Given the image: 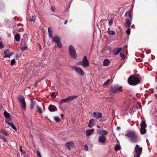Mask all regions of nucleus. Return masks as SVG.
<instances>
[{
  "label": "nucleus",
  "mask_w": 157,
  "mask_h": 157,
  "mask_svg": "<svg viewBox=\"0 0 157 157\" xmlns=\"http://www.w3.org/2000/svg\"><path fill=\"white\" fill-rule=\"evenodd\" d=\"M125 136L129 138L131 141L132 143H136L138 141V137L137 134L133 131H128Z\"/></svg>",
  "instance_id": "1"
},
{
  "label": "nucleus",
  "mask_w": 157,
  "mask_h": 157,
  "mask_svg": "<svg viewBox=\"0 0 157 157\" xmlns=\"http://www.w3.org/2000/svg\"><path fill=\"white\" fill-rule=\"evenodd\" d=\"M140 81L138 77L134 75H130L128 79V83L131 85H136L138 84Z\"/></svg>",
  "instance_id": "2"
},
{
  "label": "nucleus",
  "mask_w": 157,
  "mask_h": 157,
  "mask_svg": "<svg viewBox=\"0 0 157 157\" xmlns=\"http://www.w3.org/2000/svg\"><path fill=\"white\" fill-rule=\"evenodd\" d=\"M122 91H123V90L121 86L116 85L111 87V92L112 93L115 94Z\"/></svg>",
  "instance_id": "3"
},
{
  "label": "nucleus",
  "mask_w": 157,
  "mask_h": 157,
  "mask_svg": "<svg viewBox=\"0 0 157 157\" xmlns=\"http://www.w3.org/2000/svg\"><path fill=\"white\" fill-rule=\"evenodd\" d=\"M78 97L77 96H70L65 99H63L60 100L59 102L60 105H61L63 103H65L67 101H71L75 99Z\"/></svg>",
  "instance_id": "4"
},
{
  "label": "nucleus",
  "mask_w": 157,
  "mask_h": 157,
  "mask_svg": "<svg viewBox=\"0 0 157 157\" xmlns=\"http://www.w3.org/2000/svg\"><path fill=\"white\" fill-rule=\"evenodd\" d=\"M142 150V147H140V146L138 144L136 145L135 148V153L134 155V157H140Z\"/></svg>",
  "instance_id": "5"
},
{
  "label": "nucleus",
  "mask_w": 157,
  "mask_h": 157,
  "mask_svg": "<svg viewBox=\"0 0 157 157\" xmlns=\"http://www.w3.org/2000/svg\"><path fill=\"white\" fill-rule=\"evenodd\" d=\"M69 52L71 57L75 59L76 58V53L74 48L72 45L69 47Z\"/></svg>",
  "instance_id": "6"
},
{
  "label": "nucleus",
  "mask_w": 157,
  "mask_h": 157,
  "mask_svg": "<svg viewBox=\"0 0 157 157\" xmlns=\"http://www.w3.org/2000/svg\"><path fill=\"white\" fill-rule=\"evenodd\" d=\"M17 99L20 103L22 108L25 110L26 108V105L24 98L22 96H20L17 97Z\"/></svg>",
  "instance_id": "7"
},
{
  "label": "nucleus",
  "mask_w": 157,
  "mask_h": 157,
  "mask_svg": "<svg viewBox=\"0 0 157 157\" xmlns=\"http://www.w3.org/2000/svg\"><path fill=\"white\" fill-rule=\"evenodd\" d=\"M78 64H80L84 67H87L89 66V61L87 59V57L86 56H85L82 61L78 63Z\"/></svg>",
  "instance_id": "8"
},
{
  "label": "nucleus",
  "mask_w": 157,
  "mask_h": 157,
  "mask_svg": "<svg viewBox=\"0 0 157 157\" xmlns=\"http://www.w3.org/2000/svg\"><path fill=\"white\" fill-rule=\"evenodd\" d=\"M52 40L57 43V46L59 48H60L62 47V43L60 41V38L58 36H54L52 38Z\"/></svg>",
  "instance_id": "9"
},
{
  "label": "nucleus",
  "mask_w": 157,
  "mask_h": 157,
  "mask_svg": "<svg viewBox=\"0 0 157 157\" xmlns=\"http://www.w3.org/2000/svg\"><path fill=\"white\" fill-rule=\"evenodd\" d=\"M102 116V114L100 112H94L93 114V117L96 119H99L101 118Z\"/></svg>",
  "instance_id": "10"
},
{
  "label": "nucleus",
  "mask_w": 157,
  "mask_h": 157,
  "mask_svg": "<svg viewBox=\"0 0 157 157\" xmlns=\"http://www.w3.org/2000/svg\"><path fill=\"white\" fill-rule=\"evenodd\" d=\"M4 53L5 54L4 57H10L13 54V53L8 49L4 51Z\"/></svg>",
  "instance_id": "11"
},
{
  "label": "nucleus",
  "mask_w": 157,
  "mask_h": 157,
  "mask_svg": "<svg viewBox=\"0 0 157 157\" xmlns=\"http://www.w3.org/2000/svg\"><path fill=\"white\" fill-rule=\"evenodd\" d=\"M98 140L101 143H105L106 140V137L103 135H101L99 137Z\"/></svg>",
  "instance_id": "12"
},
{
  "label": "nucleus",
  "mask_w": 157,
  "mask_h": 157,
  "mask_svg": "<svg viewBox=\"0 0 157 157\" xmlns=\"http://www.w3.org/2000/svg\"><path fill=\"white\" fill-rule=\"evenodd\" d=\"M95 122V120L94 119H91L89 121L88 125V127L90 128L93 127L94 125Z\"/></svg>",
  "instance_id": "13"
},
{
  "label": "nucleus",
  "mask_w": 157,
  "mask_h": 157,
  "mask_svg": "<svg viewBox=\"0 0 157 157\" xmlns=\"http://www.w3.org/2000/svg\"><path fill=\"white\" fill-rule=\"evenodd\" d=\"M48 109L51 112L55 111L57 110V109L56 107L53 105H49Z\"/></svg>",
  "instance_id": "14"
},
{
  "label": "nucleus",
  "mask_w": 157,
  "mask_h": 157,
  "mask_svg": "<svg viewBox=\"0 0 157 157\" xmlns=\"http://www.w3.org/2000/svg\"><path fill=\"white\" fill-rule=\"evenodd\" d=\"M25 36H26V35L25 34L24 35L21 39V45L25 46V44L27 41V39H26Z\"/></svg>",
  "instance_id": "15"
},
{
  "label": "nucleus",
  "mask_w": 157,
  "mask_h": 157,
  "mask_svg": "<svg viewBox=\"0 0 157 157\" xmlns=\"http://www.w3.org/2000/svg\"><path fill=\"white\" fill-rule=\"evenodd\" d=\"M122 49V48H120L113 50V54L115 55L118 54L121 52Z\"/></svg>",
  "instance_id": "16"
},
{
  "label": "nucleus",
  "mask_w": 157,
  "mask_h": 157,
  "mask_svg": "<svg viewBox=\"0 0 157 157\" xmlns=\"http://www.w3.org/2000/svg\"><path fill=\"white\" fill-rule=\"evenodd\" d=\"M94 130L92 128L91 129H88L86 131V134L87 136H90L94 133Z\"/></svg>",
  "instance_id": "17"
},
{
  "label": "nucleus",
  "mask_w": 157,
  "mask_h": 157,
  "mask_svg": "<svg viewBox=\"0 0 157 157\" xmlns=\"http://www.w3.org/2000/svg\"><path fill=\"white\" fill-rule=\"evenodd\" d=\"M131 21L128 18H127L125 21V26L126 27L129 28L131 25Z\"/></svg>",
  "instance_id": "18"
},
{
  "label": "nucleus",
  "mask_w": 157,
  "mask_h": 157,
  "mask_svg": "<svg viewBox=\"0 0 157 157\" xmlns=\"http://www.w3.org/2000/svg\"><path fill=\"white\" fill-rule=\"evenodd\" d=\"M73 143L72 142H67L66 144V146L69 149H70L73 146Z\"/></svg>",
  "instance_id": "19"
},
{
  "label": "nucleus",
  "mask_w": 157,
  "mask_h": 157,
  "mask_svg": "<svg viewBox=\"0 0 157 157\" xmlns=\"http://www.w3.org/2000/svg\"><path fill=\"white\" fill-rule=\"evenodd\" d=\"M99 130H101V131L100 132H98V133H99L100 135H102L104 136V135L106 136L108 134L107 132L105 130L100 129Z\"/></svg>",
  "instance_id": "20"
},
{
  "label": "nucleus",
  "mask_w": 157,
  "mask_h": 157,
  "mask_svg": "<svg viewBox=\"0 0 157 157\" xmlns=\"http://www.w3.org/2000/svg\"><path fill=\"white\" fill-rule=\"evenodd\" d=\"M76 72L81 75H83L84 74V71L82 69H75Z\"/></svg>",
  "instance_id": "21"
},
{
  "label": "nucleus",
  "mask_w": 157,
  "mask_h": 157,
  "mask_svg": "<svg viewBox=\"0 0 157 157\" xmlns=\"http://www.w3.org/2000/svg\"><path fill=\"white\" fill-rule=\"evenodd\" d=\"M128 14V17L130 19V20L131 21H132V16L131 14V12L130 11L126 12L125 13V15H127Z\"/></svg>",
  "instance_id": "22"
},
{
  "label": "nucleus",
  "mask_w": 157,
  "mask_h": 157,
  "mask_svg": "<svg viewBox=\"0 0 157 157\" xmlns=\"http://www.w3.org/2000/svg\"><path fill=\"white\" fill-rule=\"evenodd\" d=\"M140 124V128H146L147 127V125L146 122L144 121H142Z\"/></svg>",
  "instance_id": "23"
},
{
  "label": "nucleus",
  "mask_w": 157,
  "mask_h": 157,
  "mask_svg": "<svg viewBox=\"0 0 157 157\" xmlns=\"http://www.w3.org/2000/svg\"><path fill=\"white\" fill-rule=\"evenodd\" d=\"M10 125L12 128H13L14 130L17 131V129L16 127L14 126V124L12 123H10V122H8L7 123H6Z\"/></svg>",
  "instance_id": "24"
},
{
  "label": "nucleus",
  "mask_w": 157,
  "mask_h": 157,
  "mask_svg": "<svg viewBox=\"0 0 157 157\" xmlns=\"http://www.w3.org/2000/svg\"><path fill=\"white\" fill-rule=\"evenodd\" d=\"M36 104V102L35 101H31L30 103V108L31 110L33 109L35 105Z\"/></svg>",
  "instance_id": "25"
},
{
  "label": "nucleus",
  "mask_w": 157,
  "mask_h": 157,
  "mask_svg": "<svg viewBox=\"0 0 157 157\" xmlns=\"http://www.w3.org/2000/svg\"><path fill=\"white\" fill-rule=\"evenodd\" d=\"M110 63V61L108 59H105L103 62V65L105 66H108Z\"/></svg>",
  "instance_id": "26"
},
{
  "label": "nucleus",
  "mask_w": 157,
  "mask_h": 157,
  "mask_svg": "<svg viewBox=\"0 0 157 157\" xmlns=\"http://www.w3.org/2000/svg\"><path fill=\"white\" fill-rule=\"evenodd\" d=\"M20 39V35L19 34L17 33L15 36V39L17 41H19Z\"/></svg>",
  "instance_id": "27"
},
{
  "label": "nucleus",
  "mask_w": 157,
  "mask_h": 157,
  "mask_svg": "<svg viewBox=\"0 0 157 157\" xmlns=\"http://www.w3.org/2000/svg\"><path fill=\"white\" fill-rule=\"evenodd\" d=\"M36 107L37 108V111L40 113H43V111L41 107L38 105H36Z\"/></svg>",
  "instance_id": "28"
},
{
  "label": "nucleus",
  "mask_w": 157,
  "mask_h": 157,
  "mask_svg": "<svg viewBox=\"0 0 157 157\" xmlns=\"http://www.w3.org/2000/svg\"><path fill=\"white\" fill-rule=\"evenodd\" d=\"M108 33L110 35H114L115 34V32L114 31H110L109 28L108 29Z\"/></svg>",
  "instance_id": "29"
},
{
  "label": "nucleus",
  "mask_w": 157,
  "mask_h": 157,
  "mask_svg": "<svg viewBox=\"0 0 157 157\" xmlns=\"http://www.w3.org/2000/svg\"><path fill=\"white\" fill-rule=\"evenodd\" d=\"M146 130L145 129V128H140V132L141 134H145L146 132Z\"/></svg>",
  "instance_id": "30"
},
{
  "label": "nucleus",
  "mask_w": 157,
  "mask_h": 157,
  "mask_svg": "<svg viewBox=\"0 0 157 157\" xmlns=\"http://www.w3.org/2000/svg\"><path fill=\"white\" fill-rule=\"evenodd\" d=\"M4 116L6 118H9L10 116V114L6 111L4 112Z\"/></svg>",
  "instance_id": "31"
},
{
  "label": "nucleus",
  "mask_w": 157,
  "mask_h": 157,
  "mask_svg": "<svg viewBox=\"0 0 157 157\" xmlns=\"http://www.w3.org/2000/svg\"><path fill=\"white\" fill-rule=\"evenodd\" d=\"M121 146L118 144H117L115 145L114 148V149L116 151H117L118 150L120 149Z\"/></svg>",
  "instance_id": "32"
},
{
  "label": "nucleus",
  "mask_w": 157,
  "mask_h": 157,
  "mask_svg": "<svg viewBox=\"0 0 157 157\" xmlns=\"http://www.w3.org/2000/svg\"><path fill=\"white\" fill-rule=\"evenodd\" d=\"M0 132L6 136H7L8 135V133L5 130L3 129L1 130L0 131Z\"/></svg>",
  "instance_id": "33"
},
{
  "label": "nucleus",
  "mask_w": 157,
  "mask_h": 157,
  "mask_svg": "<svg viewBox=\"0 0 157 157\" xmlns=\"http://www.w3.org/2000/svg\"><path fill=\"white\" fill-rule=\"evenodd\" d=\"M120 56L122 59L124 60L125 59V56L122 52H120Z\"/></svg>",
  "instance_id": "34"
},
{
  "label": "nucleus",
  "mask_w": 157,
  "mask_h": 157,
  "mask_svg": "<svg viewBox=\"0 0 157 157\" xmlns=\"http://www.w3.org/2000/svg\"><path fill=\"white\" fill-rule=\"evenodd\" d=\"M0 139L3 140L5 142H7V140L6 139V137L2 135H0Z\"/></svg>",
  "instance_id": "35"
},
{
  "label": "nucleus",
  "mask_w": 157,
  "mask_h": 157,
  "mask_svg": "<svg viewBox=\"0 0 157 157\" xmlns=\"http://www.w3.org/2000/svg\"><path fill=\"white\" fill-rule=\"evenodd\" d=\"M35 20V17H34V15L33 16L32 15V17L29 18V20L30 21H34Z\"/></svg>",
  "instance_id": "36"
},
{
  "label": "nucleus",
  "mask_w": 157,
  "mask_h": 157,
  "mask_svg": "<svg viewBox=\"0 0 157 157\" xmlns=\"http://www.w3.org/2000/svg\"><path fill=\"white\" fill-rule=\"evenodd\" d=\"M110 81V79L108 80L106 82H105L104 84H103V86H107L109 85V82Z\"/></svg>",
  "instance_id": "37"
},
{
  "label": "nucleus",
  "mask_w": 157,
  "mask_h": 157,
  "mask_svg": "<svg viewBox=\"0 0 157 157\" xmlns=\"http://www.w3.org/2000/svg\"><path fill=\"white\" fill-rule=\"evenodd\" d=\"M48 32L49 34V36L50 37H52V34L51 32V31L49 28H48Z\"/></svg>",
  "instance_id": "38"
},
{
  "label": "nucleus",
  "mask_w": 157,
  "mask_h": 157,
  "mask_svg": "<svg viewBox=\"0 0 157 157\" xmlns=\"http://www.w3.org/2000/svg\"><path fill=\"white\" fill-rule=\"evenodd\" d=\"M56 121L59 122L61 121L60 119L58 117H54Z\"/></svg>",
  "instance_id": "39"
},
{
  "label": "nucleus",
  "mask_w": 157,
  "mask_h": 157,
  "mask_svg": "<svg viewBox=\"0 0 157 157\" xmlns=\"http://www.w3.org/2000/svg\"><path fill=\"white\" fill-rule=\"evenodd\" d=\"M113 18H112L110 20H109V25L111 26V25H112L113 23Z\"/></svg>",
  "instance_id": "40"
},
{
  "label": "nucleus",
  "mask_w": 157,
  "mask_h": 157,
  "mask_svg": "<svg viewBox=\"0 0 157 157\" xmlns=\"http://www.w3.org/2000/svg\"><path fill=\"white\" fill-rule=\"evenodd\" d=\"M130 31H131L129 27L128 28V29H127V30L126 31L127 34L128 35H129L130 33Z\"/></svg>",
  "instance_id": "41"
},
{
  "label": "nucleus",
  "mask_w": 157,
  "mask_h": 157,
  "mask_svg": "<svg viewBox=\"0 0 157 157\" xmlns=\"http://www.w3.org/2000/svg\"><path fill=\"white\" fill-rule=\"evenodd\" d=\"M15 63V61L14 59H13L11 60V63H10V64L11 65H13L14 63Z\"/></svg>",
  "instance_id": "42"
},
{
  "label": "nucleus",
  "mask_w": 157,
  "mask_h": 157,
  "mask_svg": "<svg viewBox=\"0 0 157 157\" xmlns=\"http://www.w3.org/2000/svg\"><path fill=\"white\" fill-rule=\"evenodd\" d=\"M84 149L86 151H88L89 149V148L87 145H85L84 147Z\"/></svg>",
  "instance_id": "43"
},
{
  "label": "nucleus",
  "mask_w": 157,
  "mask_h": 157,
  "mask_svg": "<svg viewBox=\"0 0 157 157\" xmlns=\"http://www.w3.org/2000/svg\"><path fill=\"white\" fill-rule=\"evenodd\" d=\"M37 154L38 155L39 157H41L40 153L38 150V149L37 150Z\"/></svg>",
  "instance_id": "44"
},
{
  "label": "nucleus",
  "mask_w": 157,
  "mask_h": 157,
  "mask_svg": "<svg viewBox=\"0 0 157 157\" xmlns=\"http://www.w3.org/2000/svg\"><path fill=\"white\" fill-rule=\"evenodd\" d=\"M28 48L27 47L25 46L23 47H22L21 48V50H25L27 49Z\"/></svg>",
  "instance_id": "45"
},
{
  "label": "nucleus",
  "mask_w": 157,
  "mask_h": 157,
  "mask_svg": "<svg viewBox=\"0 0 157 157\" xmlns=\"http://www.w3.org/2000/svg\"><path fill=\"white\" fill-rule=\"evenodd\" d=\"M55 92H52V94L51 96L54 97V98H55L56 97V96L55 95Z\"/></svg>",
  "instance_id": "46"
},
{
  "label": "nucleus",
  "mask_w": 157,
  "mask_h": 157,
  "mask_svg": "<svg viewBox=\"0 0 157 157\" xmlns=\"http://www.w3.org/2000/svg\"><path fill=\"white\" fill-rule=\"evenodd\" d=\"M20 151L21 152L22 154H24L25 153V152L24 151H23L22 150V149L21 148V147H20Z\"/></svg>",
  "instance_id": "47"
},
{
  "label": "nucleus",
  "mask_w": 157,
  "mask_h": 157,
  "mask_svg": "<svg viewBox=\"0 0 157 157\" xmlns=\"http://www.w3.org/2000/svg\"><path fill=\"white\" fill-rule=\"evenodd\" d=\"M3 48V46L1 42L0 41V49L2 48Z\"/></svg>",
  "instance_id": "48"
},
{
  "label": "nucleus",
  "mask_w": 157,
  "mask_h": 157,
  "mask_svg": "<svg viewBox=\"0 0 157 157\" xmlns=\"http://www.w3.org/2000/svg\"><path fill=\"white\" fill-rule=\"evenodd\" d=\"M38 82L37 81H36L34 83V86L35 87H37V85L38 84Z\"/></svg>",
  "instance_id": "49"
},
{
  "label": "nucleus",
  "mask_w": 157,
  "mask_h": 157,
  "mask_svg": "<svg viewBox=\"0 0 157 157\" xmlns=\"http://www.w3.org/2000/svg\"><path fill=\"white\" fill-rule=\"evenodd\" d=\"M73 69H81V68H80L78 67H76V66H74V67H73Z\"/></svg>",
  "instance_id": "50"
},
{
  "label": "nucleus",
  "mask_w": 157,
  "mask_h": 157,
  "mask_svg": "<svg viewBox=\"0 0 157 157\" xmlns=\"http://www.w3.org/2000/svg\"><path fill=\"white\" fill-rule=\"evenodd\" d=\"M19 57V56L18 55H17V54L16 55L15 57L17 59H18V58Z\"/></svg>",
  "instance_id": "51"
},
{
  "label": "nucleus",
  "mask_w": 157,
  "mask_h": 157,
  "mask_svg": "<svg viewBox=\"0 0 157 157\" xmlns=\"http://www.w3.org/2000/svg\"><path fill=\"white\" fill-rule=\"evenodd\" d=\"M67 20H66L64 22V24H67Z\"/></svg>",
  "instance_id": "52"
},
{
  "label": "nucleus",
  "mask_w": 157,
  "mask_h": 157,
  "mask_svg": "<svg viewBox=\"0 0 157 157\" xmlns=\"http://www.w3.org/2000/svg\"><path fill=\"white\" fill-rule=\"evenodd\" d=\"M117 130H120L121 129V128L119 127H117Z\"/></svg>",
  "instance_id": "53"
},
{
  "label": "nucleus",
  "mask_w": 157,
  "mask_h": 157,
  "mask_svg": "<svg viewBox=\"0 0 157 157\" xmlns=\"http://www.w3.org/2000/svg\"><path fill=\"white\" fill-rule=\"evenodd\" d=\"M60 115H61V117H62V118H63V116H64V115H63V114H60Z\"/></svg>",
  "instance_id": "54"
},
{
  "label": "nucleus",
  "mask_w": 157,
  "mask_h": 157,
  "mask_svg": "<svg viewBox=\"0 0 157 157\" xmlns=\"http://www.w3.org/2000/svg\"><path fill=\"white\" fill-rule=\"evenodd\" d=\"M99 121L100 122H101V121H104L102 120V119H100V120H99Z\"/></svg>",
  "instance_id": "55"
},
{
  "label": "nucleus",
  "mask_w": 157,
  "mask_h": 157,
  "mask_svg": "<svg viewBox=\"0 0 157 157\" xmlns=\"http://www.w3.org/2000/svg\"><path fill=\"white\" fill-rule=\"evenodd\" d=\"M97 127L98 128H100V126H98V125H97Z\"/></svg>",
  "instance_id": "56"
},
{
  "label": "nucleus",
  "mask_w": 157,
  "mask_h": 157,
  "mask_svg": "<svg viewBox=\"0 0 157 157\" xmlns=\"http://www.w3.org/2000/svg\"><path fill=\"white\" fill-rule=\"evenodd\" d=\"M53 10V9H52V10L53 11H54Z\"/></svg>",
  "instance_id": "57"
},
{
  "label": "nucleus",
  "mask_w": 157,
  "mask_h": 157,
  "mask_svg": "<svg viewBox=\"0 0 157 157\" xmlns=\"http://www.w3.org/2000/svg\"><path fill=\"white\" fill-rule=\"evenodd\" d=\"M53 10V9H52V10L53 11H54Z\"/></svg>",
  "instance_id": "58"
},
{
  "label": "nucleus",
  "mask_w": 157,
  "mask_h": 157,
  "mask_svg": "<svg viewBox=\"0 0 157 157\" xmlns=\"http://www.w3.org/2000/svg\"><path fill=\"white\" fill-rule=\"evenodd\" d=\"M156 89H157V87L156 88Z\"/></svg>",
  "instance_id": "59"
}]
</instances>
